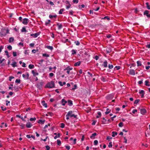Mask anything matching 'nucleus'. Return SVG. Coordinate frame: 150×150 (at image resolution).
I'll return each mask as SVG.
<instances>
[{"instance_id": "nucleus-1", "label": "nucleus", "mask_w": 150, "mask_h": 150, "mask_svg": "<svg viewBox=\"0 0 150 150\" xmlns=\"http://www.w3.org/2000/svg\"><path fill=\"white\" fill-rule=\"evenodd\" d=\"M46 87L50 88H54L55 86L54 82L53 81H51L50 82L47 83L46 86Z\"/></svg>"}, {"instance_id": "nucleus-2", "label": "nucleus", "mask_w": 150, "mask_h": 150, "mask_svg": "<svg viewBox=\"0 0 150 150\" xmlns=\"http://www.w3.org/2000/svg\"><path fill=\"white\" fill-rule=\"evenodd\" d=\"M73 111H70L68 112L67 114V116L69 115L70 117H74L75 118L77 117V115H75L74 114H73Z\"/></svg>"}, {"instance_id": "nucleus-3", "label": "nucleus", "mask_w": 150, "mask_h": 150, "mask_svg": "<svg viewBox=\"0 0 150 150\" xmlns=\"http://www.w3.org/2000/svg\"><path fill=\"white\" fill-rule=\"evenodd\" d=\"M29 22V20L27 18H25L23 19V21L22 22V23L24 25H27Z\"/></svg>"}, {"instance_id": "nucleus-4", "label": "nucleus", "mask_w": 150, "mask_h": 150, "mask_svg": "<svg viewBox=\"0 0 150 150\" xmlns=\"http://www.w3.org/2000/svg\"><path fill=\"white\" fill-rule=\"evenodd\" d=\"M149 11L147 10H146L144 12V15L146 16L148 18H150V14H149Z\"/></svg>"}, {"instance_id": "nucleus-5", "label": "nucleus", "mask_w": 150, "mask_h": 150, "mask_svg": "<svg viewBox=\"0 0 150 150\" xmlns=\"http://www.w3.org/2000/svg\"><path fill=\"white\" fill-rule=\"evenodd\" d=\"M112 50L110 47L109 46L107 47L106 49V51L107 53H109L111 52Z\"/></svg>"}, {"instance_id": "nucleus-6", "label": "nucleus", "mask_w": 150, "mask_h": 150, "mask_svg": "<svg viewBox=\"0 0 150 150\" xmlns=\"http://www.w3.org/2000/svg\"><path fill=\"white\" fill-rule=\"evenodd\" d=\"M129 74L134 76L135 75V71L133 69H130L129 71Z\"/></svg>"}, {"instance_id": "nucleus-7", "label": "nucleus", "mask_w": 150, "mask_h": 150, "mask_svg": "<svg viewBox=\"0 0 150 150\" xmlns=\"http://www.w3.org/2000/svg\"><path fill=\"white\" fill-rule=\"evenodd\" d=\"M140 113L142 115L145 114L146 113V110L145 109H141L140 110Z\"/></svg>"}, {"instance_id": "nucleus-8", "label": "nucleus", "mask_w": 150, "mask_h": 150, "mask_svg": "<svg viewBox=\"0 0 150 150\" xmlns=\"http://www.w3.org/2000/svg\"><path fill=\"white\" fill-rule=\"evenodd\" d=\"M102 66L104 67L105 68H106L108 67V62L106 60L105 61L103 64H102Z\"/></svg>"}, {"instance_id": "nucleus-9", "label": "nucleus", "mask_w": 150, "mask_h": 150, "mask_svg": "<svg viewBox=\"0 0 150 150\" xmlns=\"http://www.w3.org/2000/svg\"><path fill=\"white\" fill-rule=\"evenodd\" d=\"M35 70H32L31 71L33 75V76L35 77L36 76L38 75L39 74L37 72H35Z\"/></svg>"}, {"instance_id": "nucleus-10", "label": "nucleus", "mask_w": 150, "mask_h": 150, "mask_svg": "<svg viewBox=\"0 0 150 150\" xmlns=\"http://www.w3.org/2000/svg\"><path fill=\"white\" fill-rule=\"evenodd\" d=\"M40 35V33L39 32L35 33V34H30L31 36H34V37L35 38H37L38 35Z\"/></svg>"}, {"instance_id": "nucleus-11", "label": "nucleus", "mask_w": 150, "mask_h": 150, "mask_svg": "<svg viewBox=\"0 0 150 150\" xmlns=\"http://www.w3.org/2000/svg\"><path fill=\"white\" fill-rule=\"evenodd\" d=\"M32 126V124L30 122H27L26 124V127L27 128H30Z\"/></svg>"}, {"instance_id": "nucleus-12", "label": "nucleus", "mask_w": 150, "mask_h": 150, "mask_svg": "<svg viewBox=\"0 0 150 150\" xmlns=\"http://www.w3.org/2000/svg\"><path fill=\"white\" fill-rule=\"evenodd\" d=\"M57 25L58 26V29L59 30H60L62 28V25L60 23H57Z\"/></svg>"}, {"instance_id": "nucleus-13", "label": "nucleus", "mask_w": 150, "mask_h": 150, "mask_svg": "<svg viewBox=\"0 0 150 150\" xmlns=\"http://www.w3.org/2000/svg\"><path fill=\"white\" fill-rule=\"evenodd\" d=\"M139 93L140 94H141V98H143L144 97V91L143 90H141L139 92Z\"/></svg>"}, {"instance_id": "nucleus-14", "label": "nucleus", "mask_w": 150, "mask_h": 150, "mask_svg": "<svg viewBox=\"0 0 150 150\" xmlns=\"http://www.w3.org/2000/svg\"><path fill=\"white\" fill-rule=\"evenodd\" d=\"M97 135L96 133L95 132L92 134L91 136L90 137L91 139H94L95 138V136Z\"/></svg>"}, {"instance_id": "nucleus-15", "label": "nucleus", "mask_w": 150, "mask_h": 150, "mask_svg": "<svg viewBox=\"0 0 150 150\" xmlns=\"http://www.w3.org/2000/svg\"><path fill=\"white\" fill-rule=\"evenodd\" d=\"M68 105L70 106H71L73 105V102L72 100H69L67 101Z\"/></svg>"}, {"instance_id": "nucleus-16", "label": "nucleus", "mask_w": 150, "mask_h": 150, "mask_svg": "<svg viewBox=\"0 0 150 150\" xmlns=\"http://www.w3.org/2000/svg\"><path fill=\"white\" fill-rule=\"evenodd\" d=\"M150 83L148 81V80H147L145 81V85L147 86H150V83L149 84V83Z\"/></svg>"}, {"instance_id": "nucleus-17", "label": "nucleus", "mask_w": 150, "mask_h": 150, "mask_svg": "<svg viewBox=\"0 0 150 150\" xmlns=\"http://www.w3.org/2000/svg\"><path fill=\"white\" fill-rule=\"evenodd\" d=\"M41 103L43 106H44L45 107L47 108V104L45 103V101L44 100L42 101Z\"/></svg>"}, {"instance_id": "nucleus-18", "label": "nucleus", "mask_w": 150, "mask_h": 150, "mask_svg": "<svg viewBox=\"0 0 150 150\" xmlns=\"http://www.w3.org/2000/svg\"><path fill=\"white\" fill-rule=\"evenodd\" d=\"M81 62V61L78 62H76L74 63V66H76V67L77 66H79L80 65Z\"/></svg>"}, {"instance_id": "nucleus-19", "label": "nucleus", "mask_w": 150, "mask_h": 150, "mask_svg": "<svg viewBox=\"0 0 150 150\" xmlns=\"http://www.w3.org/2000/svg\"><path fill=\"white\" fill-rule=\"evenodd\" d=\"M45 122V120H39L38 121V123H40V124L41 123L42 124H44Z\"/></svg>"}, {"instance_id": "nucleus-20", "label": "nucleus", "mask_w": 150, "mask_h": 150, "mask_svg": "<svg viewBox=\"0 0 150 150\" xmlns=\"http://www.w3.org/2000/svg\"><path fill=\"white\" fill-rule=\"evenodd\" d=\"M62 105H64L65 104V103H67V101L66 100H65L64 99H62Z\"/></svg>"}, {"instance_id": "nucleus-21", "label": "nucleus", "mask_w": 150, "mask_h": 150, "mask_svg": "<svg viewBox=\"0 0 150 150\" xmlns=\"http://www.w3.org/2000/svg\"><path fill=\"white\" fill-rule=\"evenodd\" d=\"M46 48L51 50H52L53 49V47L52 46L47 45L46 46Z\"/></svg>"}, {"instance_id": "nucleus-22", "label": "nucleus", "mask_w": 150, "mask_h": 150, "mask_svg": "<svg viewBox=\"0 0 150 150\" xmlns=\"http://www.w3.org/2000/svg\"><path fill=\"white\" fill-rule=\"evenodd\" d=\"M16 62H13V63L11 64V65L12 66V67H17V65H16Z\"/></svg>"}, {"instance_id": "nucleus-23", "label": "nucleus", "mask_w": 150, "mask_h": 150, "mask_svg": "<svg viewBox=\"0 0 150 150\" xmlns=\"http://www.w3.org/2000/svg\"><path fill=\"white\" fill-rule=\"evenodd\" d=\"M107 19L109 21L110 20V18L108 16H105L104 18H101V19Z\"/></svg>"}, {"instance_id": "nucleus-24", "label": "nucleus", "mask_w": 150, "mask_h": 150, "mask_svg": "<svg viewBox=\"0 0 150 150\" xmlns=\"http://www.w3.org/2000/svg\"><path fill=\"white\" fill-rule=\"evenodd\" d=\"M14 40V38L13 37H11L9 38V43H11V42H13Z\"/></svg>"}, {"instance_id": "nucleus-25", "label": "nucleus", "mask_w": 150, "mask_h": 150, "mask_svg": "<svg viewBox=\"0 0 150 150\" xmlns=\"http://www.w3.org/2000/svg\"><path fill=\"white\" fill-rule=\"evenodd\" d=\"M28 67L30 69H32L34 68V66L33 64H30L28 66Z\"/></svg>"}, {"instance_id": "nucleus-26", "label": "nucleus", "mask_w": 150, "mask_h": 150, "mask_svg": "<svg viewBox=\"0 0 150 150\" xmlns=\"http://www.w3.org/2000/svg\"><path fill=\"white\" fill-rule=\"evenodd\" d=\"M112 136L113 137H115V135H117V132H112Z\"/></svg>"}, {"instance_id": "nucleus-27", "label": "nucleus", "mask_w": 150, "mask_h": 150, "mask_svg": "<svg viewBox=\"0 0 150 150\" xmlns=\"http://www.w3.org/2000/svg\"><path fill=\"white\" fill-rule=\"evenodd\" d=\"M57 17V15H54L53 16V15H50L49 16V18L51 19L53 18H56Z\"/></svg>"}, {"instance_id": "nucleus-28", "label": "nucleus", "mask_w": 150, "mask_h": 150, "mask_svg": "<svg viewBox=\"0 0 150 150\" xmlns=\"http://www.w3.org/2000/svg\"><path fill=\"white\" fill-rule=\"evenodd\" d=\"M137 66L139 67L142 65L141 62V61H138L137 62Z\"/></svg>"}, {"instance_id": "nucleus-29", "label": "nucleus", "mask_w": 150, "mask_h": 150, "mask_svg": "<svg viewBox=\"0 0 150 150\" xmlns=\"http://www.w3.org/2000/svg\"><path fill=\"white\" fill-rule=\"evenodd\" d=\"M74 43L77 46H79L80 44V42L78 41H75L74 42Z\"/></svg>"}, {"instance_id": "nucleus-30", "label": "nucleus", "mask_w": 150, "mask_h": 150, "mask_svg": "<svg viewBox=\"0 0 150 150\" xmlns=\"http://www.w3.org/2000/svg\"><path fill=\"white\" fill-rule=\"evenodd\" d=\"M108 67L109 69H112L113 67V66L112 64H109L108 65Z\"/></svg>"}, {"instance_id": "nucleus-31", "label": "nucleus", "mask_w": 150, "mask_h": 150, "mask_svg": "<svg viewBox=\"0 0 150 150\" xmlns=\"http://www.w3.org/2000/svg\"><path fill=\"white\" fill-rule=\"evenodd\" d=\"M146 5L147 8L148 9H150V6L149 5V4L148 2H146Z\"/></svg>"}, {"instance_id": "nucleus-32", "label": "nucleus", "mask_w": 150, "mask_h": 150, "mask_svg": "<svg viewBox=\"0 0 150 150\" xmlns=\"http://www.w3.org/2000/svg\"><path fill=\"white\" fill-rule=\"evenodd\" d=\"M72 54L74 55L76 53V50H75L73 49L71 50Z\"/></svg>"}, {"instance_id": "nucleus-33", "label": "nucleus", "mask_w": 150, "mask_h": 150, "mask_svg": "<svg viewBox=\"0 0 150 150\" xmlns=\"http://www.w3.org/2000/svg\"><path fill=\"white\" fill-rule=\"evenodd\" d=\"M140 101L139 99L136 100L134 102V104H137L138 102Z\"/></svg>"}, {"instance_id": "nucleus-34", "label": "nucleus", "mask_w": 150, "mask_h": 150, "mask_svg": "<svg viewBox=\"0 0 150 150\" xmlns=\"http://www.w3.org/2000/svg\"><path fill=\"white\" fill-rule=\"evenodd\" d=\"M21 32H26L27 30L25 27H23L21 29Z\"/></svg>"}, {"instance_id": "nucleus-35", "label": "nucleus", "mask_w": 150, "mask_h": 150, "mask_svg": "<svg viewBox=\"0 0 150 150\" xmlns=\"http://www.w3.org/2000/svg\"><path fill=\"white\" fill-rule=\"evenodd\" d=\"M102 119L103 120L102 121V122L103 123V124H105V122L107 121L106 120L104 117H103Z\"/></svg>"}, {"instance_id": "nucleus-36", "label": "nucleus", "mask_w": 150, "mask_h": 150, "mask_svg": "<svg viewBox=\"0 0 150 150\" xmlns=\"http://www.w3.org/2000/svg\"><path fill=\"white\" fill-rule=\"evenodd\" d=\"M13 89L16 91H18V87L17 86H14L13 87Z\"/></svg>"}, {"instance_id": "nucleus-37", "label": "nucleus", "mask_w": 150, "mask_h": 150, "mask_svg": "<svg viewBox=\"0 0 150 150\" xmlns=\"http://www.w3.org/2000/svg\"><path fill=\"white\" fill-rule=\"evenodd\" d=\"M42 56L45 57H49L50 55L48 54H47L46 53H44L42 54Z\"/></svg>"}, {"instance_id": "nucleus-38", "label": "nucleus", "mask_w": 150, "mask_h": 150, "mask_svg": "<svg viewBox=\"0 0 150 150\" xmlns=\"http://www.w3.org/2000/svg\"><path fill=\"white\" fill-rule=\"evenodd\" d=\"M60 137V134L59 133H58L57 134V136L56 135L54 137V139H56L58 137L59 138Z\"/></svg>"}, {"instance_id": "nucleus-39", "label": "nucleus", "mask_w": 150, "mask_h": 150, "mask_svg": "<svg viewBox=\"0 0 150 150\" xmlns=\"http://www.w3.org/2000/svg\"><path fill=\"white\" fill-rule=\"evenodd\" d=\"M64 10V9L63 8V9H60V11H59V14H62V12H63Z\"/></svg>"}, {"instance_id": "nucleus-40", "label": "nucleus", "mask_w": 150, "mask_h": 150, "mask_svg": "<svg viewBox=\"0 0 150 150\" xmlns=\"http://www.w3.org/2000/svg\"><path fill=\"white\" fill-rule=\"evenodd\" d=\"M98 142L97 140H95L94 141L93 144H94V145H97L98 144Z\"/></svg>"}, {"instance_id": "nucleus-41", "label": "nucleus", "mask_w": 150, "mask_h": 150, "mask_svg": "<svg viewBox=\"0 0 150 150\" xmlns=\"http://www.w3.org/2000/svg\"><path fill=\"white\" fill-rule=\"evenodd\" d=\"M1 125H4V127H6L7 126V124L6 123H4V122H2Z\"/></svg>"}, {"instance_id": "nucleus-42", "label": "nucleus", "mask_w": 150, "mask_h": 150, "mask_svg": "<svg viewBox=\"0 0 150 150\" xmlns=\"http://www.w3.org/2000/svg\"><path fill=\"white\" fill-rule=\"evenodd\" d=\"M77 86L76 85V84H75L74 86H73V87L72 88V90H74L75 89H76L77 88Z\"/></svg>"}, {"instance_id": "nucleus-43", "label": "nucleus", "mask_w": 150, "mask_h": 150, "mask_svg": "<svg viewBox=\"0 0 150 150\" xmlns=\"http://www.w3.org/2000/svg\"><path fill=\"white\" fill-rule=\"evenodd\" d=\"M57 144L59 146H60L61 144V142L59 140H57Z\"/></svg>"}, {"instance_id": "nucleus-44", "label": "nucleus", "mask_w": 150, "mask_h": 150, "mask_svg": "<svg viewBox=\"0 0 150 150\" xmlns=\"http://www.w3.org/2000/svg\"><path fill=\"white\" fill-rule=\"evenodd\" d=\"M101 80L104 82H105L106 81V79L103 77H102L101 78Z\"/></svg>"}, {"instance_id": "nucleus-45", "label": "nucleus", "mask_w": 150, "mask_h": 150, "mask_svg": "<svg viewBox=\"0 0 150 150\" xmlns=\"http://www.w3.org/2000/svg\"><path fill=\"white\" fill-rule=\"evenodd\" d=\"M143 79H142L140 81H139L138 83L139 84H141L143 83Z\"/></svg>"}, {"instance_id": "nucleus-46", "label": "nucleus", "mask_w": 150, "mask_h": 150, "mask_svg": "<svg viewBox=\"0 0 150 150\" xmlns=\"http://www.w3.org/2000/svg\"><path fill=\"white\" fill-rule=\"evenodd\" d=\"M21 80L20 79H16L15 81V82L17 83H20Z\"/></svg>"}, {"instance_id": "nucleus-47", "label": "nucleus", "mask_w": 150, "mask_h": 150, "mask_svg": "<svg viewBox=\"0 0 150 150\" xmlns=\"http://www.w3.org/2000/svg\"><path fill=\"white\" fill-rule=\"evenodd\" d=\"M118 125L119 127H122L123 126V123L122 122H120L119 123Z\"/></svg>"}, {"instance_id": "nucleus-48", "label": "nucleus", "mask_w": 150, "mask_h": 150, "mask_svg": "<svg viewBox=\"0 0 150 150\" xmlns=\"http://www.w3.org/2000/svg\"><path fill=\"white\" fill-rule=\"evenodd\" d=\"M65 124L64 123H61V124L60 127L62 128H63L64 127Z\"/></svg>"}, {"instance_id": "nucleus-49", "label": "nucleus", "mask_w": 150, "mask_h": 150, "mask_svg": "<svg viewBox=\"0 0 150 150\" xmlns=\"http://www.w3.org/2000/svg\"><path fill=\"white\" fill-rule=\"evenodd\" d=\"M7 48L9 50H12V46L10 45H9L7 47Z\"/></svg>"}, {"instance_id": "nucleus-50", "label": "nucleus", "mask_w": 150, "mask_h": 150, "mask_svg": "<svg viewBox=\"0 0 150 150\" xmlns=\"http://www.w3.org/2000/svg\"><path fill=\"white\" fill-rule=\"evenodd\" d=\"M72 68H70L69 67H68L66 69H64V70H66V69H68L70 71V70H72Z\"/></svg>"}, {"instance_id": "nucleus-51", "label": "nucleus", "mask_w": 150, "mask_h": 150, "mask_svg": "<svg viewBox=\"0 0 150 150\" xmlns=\"http://www.w3.org/2000/svg\"><path fill=\"white\" fill-rule=\"evenodd\" d=\"M14 77L13 76H10L9 77V81H11L13 79H14Z\"/></svg>"}, {"instance_id": "nucleus-52", "label": "nucleus", "mask_w": 150, "mask_h": 150, "mask_svg": "<svg viewBox=\"0 0 150 150\" xmlns=\"http://www.w3.org/2000/svg\"><path fill=\"white\" fill-rule=\"evenodd\" d=\"M50 20H48L47 22H46L45 23V25H47L48 24H49L50 23Z\"/></svg>"}, {"instance_id": "nucleus-53", "label": "nucleus", "mask_w": 150, "mask_h": 150, "mask_svg": "<svg viewBox=\"0 0 150 150\" xmlns=\"http://www.w3.org/2000/svg\"><path fill=\"white\" fill-rule=\"evenodd\" d=\"M45 148H46V150H50V147L48 145H46L45 146Z\"/></svg>"}, {"instance_id": "nucleus-54", "label": "nucleus", "mask_w": 150, "mask_h": 150, "mask_svg": "<svg viewBox=\"0 0 150 150\" xmlns=\"http://www.w3.org/2000/svg\"><path fill=\"white\" fill-rule=\"evenodd\" d=\"M112 146V142H110L109 144L108 145V146L109 147H111Z\"/></svg>"}, {"instance_id": "nucleus-55", "label": "nucleus", "mask_w": 150, "mask_h": 150, "mask_svg": "<svg viewBox=\"0 0 150 150\" xmlns=\"http://www.w3.org/2000/svg\"><path fill=\"white\" fill-rule=\"evenodd\" d=\"M72 2L74 3L77 4L79 2V0H73Z\"/></svg>"}, {"instance_id": "nucleus-56", "label": "nucleus", "mask_w": 150, "mask_h": 150, "mask_svg": "<svg viewBox=\"0 0 150 150\" xmlns=\"http://www.w3.org/2000/svg\"><path fill=\"white\" fill-rule=\"evenodd\" d=\"M36 120V118L35 117H34V118H30V121H34V120Z\"/></svg>"}, {"instance_id": "nucleus-57", "label": "nucleus", "mask_w": 150, "mask_h": 150, "mask_svg": "<svg viewBox=\"0 0 150 150\" xmlns=\"http://www.w3.org/2000/svg\"><path fill=\"white\" fill-rule=\"evenodd\" d=\"M99 57L97 55L95 56V57L94 58L96 60H98L99 59Z\"/></svg>"}, {"instance_id": "nucleus-58", "label": "nucleus", "mask_w": 150, "mask_h": 150, "mask_svg": "<svg viewBox=\"0 0 150 150\" xmlns=\"http://www.w3.org/2000/svg\"><path fill=\"white\" fill-rule=\"evenodd\" d=\"M115 68L117 70H118L120 69V66H116Z\"/></svg>"}, {"instance_id": "nucleus-59", "label": "nucleus", "mask_w": 150, "mask_h": 150, "mask_svg": "<svg viewBox=\"0 0 150 150\" xmlns=\"http://www.w3.org/2000/svg\"><path fill=\"white\" fill-rule=\"evenodd\" d=\"M112 138V137H110L109 136H108L107 137L106 139L108 140H109L110 139H111Z\"/></svg>"}, {"instance_id": "nucleus-60", "label": "nucleus", "mask_w": 150, "mask_h": 150, "mask_svg": "<svg viewBox=\"0 0 150 150\" xmlns=\"http://www.w3.org/2000/svg\"><path fill=\"white\" fill-rule=\"evenodd\" d=\"M54 75V74H53V73H50L49 74V76L50 77H52Z\"/></svg>"}, {"instance_id": "nucleus-61", "label": "nucleus", "mask_w": 150, "mask_h": 150, "mask_svg": "<svg viewBox=\"0 0 150 150\" xmlns=\"http://www.w3.org/2000/svg\"><path fill=\"white\" fill-rule=\"evenodd\" d=\"M16 52H13V54L14 57H16L17 56Z\"/></svg>"}, {"instance_id": "nucleus-62", "label": "nucleus", "mask_w": 150, "mask_h": 150, "mask_svg": "<svg viewBox=\"0 0 150 150\" xmlns=\"http://www.w3.org/2000/svg\"><path fill=\"white\" fill-rule=\"evenodd\" d=\"M137 112V110L136 109H134L132 111V113L133 114H135L136 112Z\"/></svg>"}, {"instance_id": "nucleus-63", "label": "nucleus", "mask_w": 150, "mask_h": 150, "mask_svg": "<svg viewBox=\"0 0 150 150\" xmlns=\"http://www.w3.org/2000/svg\"><path fill=\"white\" fill-rule=\"evenodd\" d=\"M71 6V4H69V5L67 6L66 8L67 9H68L69 8H70Z\"/></svg>"}, {"instance_id": "nucleus-64", "label": "nucleus", "mask_w": 150, "mask_h": 150, "mask_svg": "<svg viewBox=\"0 0 150 150\" xmlns=\"http://www.w3.org/2000/svg\"><path fill=\"white\" fill-rule=\"evenodd\" d=\"M146 46V47L148 48H150V42L149 43V44H147Z\"/></svg>"}]
</instances>
